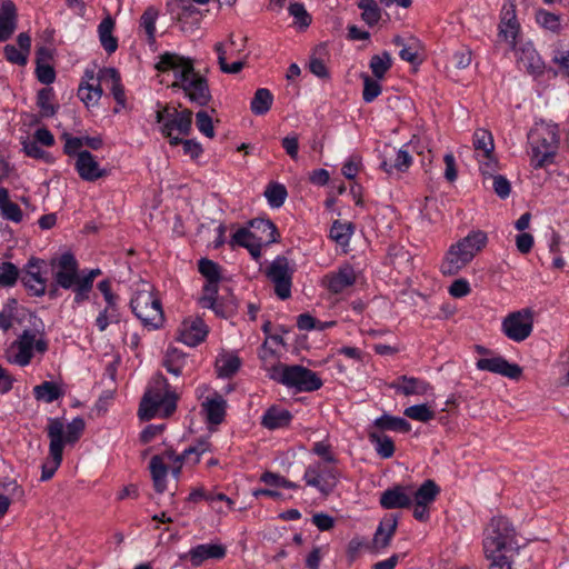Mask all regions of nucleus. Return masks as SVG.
Listing matches in <instances>:
<instances>
[{"instance_id":"f257e3e1","label":"nucleus","mask_w":569,"mask_h":569,"mask_svg":"<svg viewBox=\"0 0 569 569\" xmlns=\"http://www.w3.org/2000/svg\"><path fill=\"white\" fill-rule=\"evenodd\" d=\"M177 399L176 388L162 375H157L140 401L138 417L143 421L167 418L176 411Z\"/></svg>"},{"instance_id":"f03ea898","label":"nucleus","mask_w":569,"mask_h":569,"mask_svg":"<svg viewBox=\"0 0 569 569\" xmlns=\"http://www.w3.org/2000/svg\"><path fill=\"white\" fill-rule=\"evenodd\" d=\"M49 348L48 339L39 327L24 329L4 350L8 362L27 367L37 356H43Z\"/></svg>"},{"instance_id":"7ed1b4c3","label":"nucleus","mask_w":569,"mask_h":569,"mask_svg":"<svg viewBox=\"0 0 569 569\" xmlns=\"http://www.w3.org/2000/svg\"><path fill=\"white\" fill-rule=\"evenodd\" d=\"M528 142L533 168H543L552 163L559 147L558 126L542 120L536 122L528 133Z\"/></svg>"},{"instance_id":"20e7f679","label":"nucleus","mask_w":569,"mask_h":569,"mask_svg":"<svg viewBox=\"0 0 569 569\" xmlns=\"http://www.w3.org/2000/svg\"><path fill=\"white\" fill-rule=\"evenodd\" d=\"M482 548L485 557L501 553L518 555L520 546L512 523L505 517L492 518L485 530Z\"/></svg>"},{"instance_id":"39448f33","label":"nucleus","mask_w":569,"mask_h":569,"mask_svg":"<svg viewBox=\"0 0 569 569\" xmlns=\"http://www.w3.org/2000/svg\"><path fill=\"white\" fill-rule=\"evenodd\" d=\"M180 90L197 107H206L212 100L208 78L194 68L193 59L180 56Z\"/></svg>"},{"instance_id":"423d86ee","label":"nucleus","mask_w":569,"mask_h":569,"mask_svg":"<svg viewBox=\"0 0 569 569\" xmlns=\"http://www.w3.org/2000/svg\"><path fill=\"white\" fill-rule=\"evenodd\" d=\"M131 309L141 323L149 329H158L163 323V312L153 287L147 281L136 284L131 298Z\"/></svg>"},{"instance_id":"0eeeda50","label":"nucleus","mask_w":569,"mask_h":569,"mask_svg":"<svg viewBox=\"0 0 569 569\" xmlns=\"http://www.w3.org/2000/svg\"><path fill=\"white\" fill-rule=\"evenodd\" d=\"M270 378L298 391L310 392L322 386V380L312 370L299 365L279 363L271 368Z\"/></svg>"},{"instance_id":"6e6552de","label":"nucleus","mask_w":569,"mask_h":569,"mask_svg":"<svg viewBox=\"0 0 569 569\" xmlns=\"http://www.w3.org/2000/svg\"><path fill=\"white\" fill-rule=\"evenodd\" d=\"M533 330V312L529 308L508 313L501 322L503 335L515 342L525 341Z\"/></svg>"},{"instance_id":"1a4fd4ad","label":"nucleus","mask_w":569,"mask_h":569,"mask_svg":"<svg viewBox=\"0 0 569 569\" xmlns=\"http://www.w3.org/2000/svg\"><path fill=\"white\" fill-rule=\"evenodd\" d=\"M63 422L59 419H51L48 425V437L50 439L49 455L51 460L42 466L41 480L51 479L62 461L63 452Z\"/></svg>"},{"instance_id":"9d476101","label":"nucleus","mask_w":569,"mask_h":569,"mask_svg":"<svg viewBox=\"0 0 569 569\" xmlns=\"http://www.w3.org/2000/svg\"><path fill=\"white\" fill-rule=\"evenodd\" d=\"M267 278L274 286V293L281 300L291 296L293 269L283 256H278L266 270Z\"/></svg>"},{"instance_id":"9b49d317","label":"nucleus","mask_w":569,"mask_h":569,"mask_svg":"<svg viewBox=\"0 0 569 569\" xmlns=\"http://www.w3.org/2000/svg\"><path fill=\"white\" fill-rule=\"evenodd\" d=\"M178 456L173 449L167 450L161 455L152 457L150 461V472L154 488L158 492L167 489L168 473L178 475Z\"/></svg>"},{"instance_id":"f8f14e48","label":"nucleus","mask_w":569,"mask_h":569,"mask_svg":"<svg viewBox=\"0 0 569 569\" xmlns=\"http://www.w3.org/2000/svg\"><path fill=\"white\" fill-rule=\"evenodd\" d=\"M303 479L307 486L315 487L328 496L337 485V471L318 461L307 467Z\"/></svg>"},{"instance_id":"ddd939ff","label":"nucleus","mask_w":569,"mask_h":569,"mask_svg":"<svg viewBox=\"0 0 569 569\" xmlns=\"http://www.w3.org/2000/svg\"><path fill=\"white\" fill-rule=\"evenodd\" d=\"M46 263L43 260L31 258L26 264L21 280L34 296H43L47 289Z\"/></svg>"},{"instance_id":"4468645a","label":"nucleus","mask_w":569,"mask_h":569,"mask_svg":"<svg viewBox=\"0 0 569 569\" xmlns=\"http://www.w3.org/2000/svg\"><path fill=\"white\" fill-rule=\"evenodd\" d=\"M82 277L78 262L71 253H63L54 263V279L63 289H71Z\"/></svg>"},{"instance_id":"2eb2a0df","label":"nucleus","mask_w":569,"mask_h":569,"mask_svg":"<svg viewBox=\"0 0 569 569\" xmlns=\"http://www.w3.org/2000/svg\"><path fill=\"white\" fill-rule=\"evenodd\" d=\"M279 236L276 226L268 219H253L250 221V229H238V238L251 237L253 240L264 244H271L277 241Z\"/></svg>"},{"instance_id":"dca6fc26","label":"nucleus","mask_w":569,"mask_h":569,"mask_svg":"<svg viewBox=\"0 0 569 569\" xmlns=\"http://www.w3.org/2000/svg\"><path fill=\"white\" fill-rule=\"evenodd\" d=\"M209 333V327L199 316L186 318L180 327V342L189 347H197L203 342Z\"/></svg>"},{"instance_id":"f3484780","label":"nucleus","mask_w":569,"mask_h":569,"mask_svg":"<svg viewBox=\"0 0 569 569\" xmlns=\"http://www.w3.org/2000/svg\"><path fill=\"white\" fill-rule=\"evenodd\" d=\"M479 370L498 373L509 379L518 380L522 375V368L517 363H510L501 356L481 358L477 361Z\"/></svg>"},{"instance_id":"a211bd4d","label":"nucleus","mask_w":569,"mask_h":569,"mask_svg":"<svg viewBox=\"0 0 569 569\" xmlns=\"http://www.w3.org/2000/svg\"><path fill=\"white\" fill-rule=\"evenodd\" d=\"M226 553L227 548L223 545L203 543L180 556V559H187L193 567H199L207 560H221L226 557Z\"/></svg>"},{"instance_id":"6ab92c4d","label":"nucleus","mask_w":569,"mask_h":569,"mask_svg":"<svg viewBox=\"0 0 569 569\" xmlns=\"http://www.w3.org/2000/svg\"><path fill=\"white\" fill-rule=\"evenodd\" d=\"M74 169L84 181H96L108 173L89 151H82L78 154L74 161Z\"/></svg>"},{"instance_id":"aec40b11","label":"nucleus","mask_w":569,"mask_h":569,"mask_svg":"<svg viewBox=\"0 0 569 569\" xmlns=\"http://www.w3.org/2000/svg\"><path fill=\"white\" fill-rule=\"evenodd\" d=\"M398 527V519L397 517L389 515L385 517L371 540V542L367 546L368 549L375 552H379L380 550H383L388 548L391 543V540L396 533Z\"/></svg>"},{"instance_id":"412c9836","label":"nucleus","mask_w":569,"mask_h":569,"mask_svg":"<svg viewBox=\"0 0 569 569\" xmlns=\"http://www.w3.org/2000/svg\"><path fill=\"white\" fill-rule=\"evenodd\" d=\"M470 262L471 254L465 252V250L456 242L448 249L440 270L443 276H456Z\"/></svg>"},{"instance_id":"4be33fe9","label":"nucleus","mask_w":569,"mask_h":569,"mask_svg":"<svg viewBox=\"0 0 569 569\" xmlns=\"http://www.w3.org/2000/svg\"><path fill=\"white\" fill-rule=\"evenodd\" d=\"M157 121L161 133L170 140L171 144L178 143V109L174 106L160 107L157 110Z\"/></svg>"},{"instance_id":"5701e85b","label":"nucleus","mask_w":569,"mask_h":569,"mask_svg":"<svg viewBox=\"0 0 569 569\" xmlns=\"http://www.w3.org/2000/svg\"><path fill=\"white\" fill-rule=\"evenodd\" d=\"M97 83L99 86L109 89L117 101V103L124 108L126 94L121 84V78L119 72L114 68H102L97 74Z\"/></svg>"},{"instance_id":"b1692460","label":"nucleus","mask_w":569,"mask_h":569,"mask_svg":"<svg viewBox=\"0 0 569 569\" xmlns=\"http://www.w3.org/2000/svg\"><path fill=\"white\" fill-rule=\"evenodd\" d=\"M380 505L386 509L409 508L412 505V487L387 489L380 497Z\"/></svg>"},{"instance_id":"393cba45","label":"nucleus","mask_w":569,"mask_h":569,"mask_svg":"<svg viewBox=\"0 0 569 569\" xmlns=\"http://www.w3.org/2000/svg\"><path fill=\"white\" fill-rule=\"evenodd\" d=\"M356 272L349 264L341 267L337 272L329 273L325 277L323 282L328 290L332 293H341L356 282Z\"/></svg>"},{"instance_id":"a878e982","label":"nucleus","mask_w":569,"mask_h":569,"mask_svg":"<svg viewBox=\"0 0 569 569\" xmlns=\"http://www.w3.org/2000/svg\"><path fill=\"white\" fill-rule=\"evenodd\" d=\"M17 9L12 1L3 0L0 8V41L11 37L16 30Z\"/></svg>"},{"instance_id":"bb28decb","label":"nucleus","mask_w":569,"mask_h":569,"mask_svg":"<svg viewBox=\"0 0 569 569\" xmlns=\"http://www.w3.org/2000/svg\"><path fill=\"white\" fill-rule=\"evenodd\" d=\"M227 401L221 395L214 393L211 398H207L202 403V410L206 413L208 422L220 425L226 416Z\"/></svg>"},{"instance_id":"cd10ccee","label":"nucleus","mask_w":569,"mask_h":569,"mask_svg":"<svg viewBox=\"0 0 569 569\" xmlns=\"http://www.w3.org/2000/svg\"><path fill=\"white\" fill-rule=\"evenodd\" d=\"M390 387L405 396L425 395L430 388L428 382L407 376H400Z\"/></svg>"},{"instance_id":"c85d7f7f","label":"nucleus","mask_w":569,"mask_h":569,"mask_svg":"<svg viewBox=\"0 0 569 569\" xmlns=\"http://www.w3.org/2000/svg\"><path fill=\"white\" fill-rule=\"evenodd\" d=\"M518 64L532 76L541 74L545 68L541 58L531 46H526L521 49L518 57Z\"/></svg>"},{"instance_id":"c756f323","label":"nucleus","mask_w":569,"mask_h":569,"mask_svg":"<svg viewBox=\"0 0 569 569\" xmlns=\"http://www.w3.org/2000/svg\"><path fill=\"white\" fill-rule=\"evenodd\" d=\"M291 419L292 415L289 410L272 406L263 415L261 425L269 430H274L289 426Z\"/></svg>"},{"instance_id":"7c9ffc66","label":"nucleus","mask_w":569,"mask_h":569,"mask_svg":"<svg viewBox=\"0 0 569 569\" xmlns=\"http://www.w3.org/2000/svg\"><path fill=\"white\" fill-rule=\"evenodd\" d=\"M114 20L108 14L98 26L100 43L106 52L113 53L118 49V40L113 37Z\"/></svg>"},{"instance_id":"2f4dec72","label":"nucleus","mask_w":569,"mask_h":569,"mask_svg":"<svg viewBox=\"0 0 569 569\" xmlns=\"http://www.w3.org/2000/svg\"><path fill=\"white\" fill-rule=\"evenodd\" d=\"M101 273L100 269L82 270V277L72 289L74 290V302L81 303L88 299L94 279Z\"/></svg>"},{"instance_id":"473e14b6","label":"nucleus","mask_w":569,"mask_h":569,"mask_svg":"<svg viewBox=\"0 0 569 569\" xmlns=\"http://www.w3.org/2000/svg\"><path fill=\"white\" fill-rule=\"evenodd\" d=\"M327 46L325 43H320L313 49L309 61L310 72L321 79H328L330 76L325 63V57H327Z\"/></svg>"},{"instance_id":"72a5a7b5","label":"nucleus","mask_w":569,"mask_h":569,"mask_svg":"<svg viewBox=\"0 0 569 569\" xmlns=\"http://www.w3.org/2000/svg\"><path fill=\"white\" fill-rule=\"evenodd\" d=\"M391 151L396 156V158L392 160L385 157L380 164V168L389 174L392 173L393 169L399 172H405L411 164V156L407 150L403 149H392Z\"/></svg>"},{"instance_id":"f704fd0d","label":"nucleus","mask_w":569,"mask_h":569,"mask_svg":"<svg viewBox=\"0 0 569 569\" xmlns=\"http://www.w3.org/2000/svg\"><path fill=\"white\" fill-rule=\"evenodd\" d=\"M487 240V234L483 231H472L457 243L465 252L471 254L472 260L486 247Z\"/></svg>"},{"instance_id":"c9c22d12","label":"nucleus","mask_w":569,"mask_h":569,"mask_svg":"<svg viewBox=\"0 0 569 569\" xmlns=\"http://www.w3.org/2000/svg\"><path fill=\"white\" fill-rule=\"evenodd\" d=\"M120 321V311L118 302H107L96 318V326L100 332H103L109 325Z\"/></svg>"},{"instance_id":"e433bc0d","label":"nucleus","mask_w":569,"mask_h":569,"mask_svg":"<svg viewBox=\"0 0 569 569\" xmlns=\"http://www.w3.org/2000/svg\"><path fill=\"white\" fill-rule=\"evenodd\" d=\"M373 425L380 430H391L402 433H408L411 430V425L406 419L390 415H382L375 420Z\"/></svg>"},{"instance_id":"4c0bfd02","label":"nucleus","mask_w":569,"mask_h":569,"mask_svg":"<svg viewBox=\"0 0 569 569\" xmlns=\"http://www.w3.org/2000/svg\"><path fill=\"white\" fill-rule=\"evenodd\" d=\"M273 102V96L269 89L260 88L254 92L250 102V110L256 116L266 114Z\"/></svg>"},{"instance_id":"58836bf2","label":"nucleus","mask_w":569,"mask_h":569,"mask_svg":"<svg viewBox=\"0 0 569 569\" xmlns=\"http://www.w3.org/2000/svg\"><path fill=\"white\" fill-rule=\"evenodd\" d=\"M440 489L433 480H426L419 489H412V501L430 506L437 498Z\"/></svg>"},{"instance_id":"ea45409f","label":"nucleus","mask_w":569,"mask_h":569,"mask_svg":"<svg viewBox=\"0 0 569 569\" xmlns=\"http://www.w3.org/2000/svg\"><path fill=\"white\" fill-rule=\"evenodd\" d=\"M0 211L3 218L12 222L22 221L23 213L19 206L9 199L8 191L0 189Z\"/></svg>"},{"instance_id":"a19ab883","label":"nucleus","mask_w":569,"mask_h":569,"mask_svg":"<svg viewBox=\"0 0 569 569\" xmlns=\"http://www.w3.org/2000/svg\"><path fill=\"white\" fill-rule=\"evenodd\" d=\"M240 366L241 360L234 355H222L216 361L218 376L222 378L232 377L239 370Z\"/></svg>"},{"instance_id":"79ce46f5","label":"nucleus","mask_w":569,"mask_h":569,"mask_svg":"<svg viewBox=\"0 0 569 569\" xmlns=\"http://www.w3.org/2000/svg\"><path fill=\"white\" fill-rule=\"evenodd\" d=\"M78 96L87 107H93L102 97V88L99 83L81 82L78 89Z\"/></svg>"},{"instance_id":"37998d69","label":"nucleus","mask_w":569,"mask_h":569,"mask_svg":"<svg viewBox=\"0 0 569 569\" xmlns=\"http://www.w3.org/2000/svg\"><path fill=\"white\" fill-rule=\"evenodd\" d=\"M33 395L37 400L51 403L62 396V391L56 382L44 381L33 388Z\"/></svg>"},{"instance_id":"c03bdc74","label":"nucleus","mask_w":569,"mask_h":569,"mask_svg":"<svg viewBox=\"0 0 569 569\" xmlns=\"http://www.w3.org/2000/svg\"><path fill=\"white\" fill-rule=\"evenodd\" d=\"M368 437L369 440L376 445V451L381 458L388 459L393 456L395 443L389 436L370 431Z\"/></svg>"},{"instance_id":"a18cd8bd","label":"nucleus","mask_w":569,"mask_h":569,"mask_svg":"<svg viewBox=\"0 0 569 569\" xmlns=\"http://www.w3.org/2000/svg\"><path fill=\"white\" fill-rule=\"evenodd\" d=\"M214 50L218 54V63H219L220 70L222 72L236 74V73H239L244 68V66H246L244 60H238L231 64L227 63V51H226V46L223 42H217L214 44Z\"/></svg>"},{"instance_id":"49530a36","label":"nucleus","mask_w":569,"mask_h":569,"mask_svg":"<svg viewBox=\"0 0 569 569\" xmlns=\"http://www.w3.org/2000/svg\"><path fill=\"white\" fill-rule=\"evenodd\" d=\"M54 91L52 88H42L37 96V106L40 109L42 117H52L57 111V106L53 103Z\"/></svg>"},{"instance_id":"de8ad7c7","label":"nucleus","mask_w":569,"mask_h":569,"mask_svg":"<svg viewBox=\"0 0 569 569\" xmlns=\"http://www.w3.org/2000/svg\"><path fill=\"white\" fill-rule=\"evenodd\" d=\"M86 428V422L82 418L76 417L72 419L71 422L68 425L63 423V447L66 445H73L76 443L81 435L83 433Z\"/></svg>"},{"instance_id":"09e8293b","label":"nucleus","mask_w":569,"mask_h":569,"mask_svg":"<svg viewBox=\"0 0 569 569\" xmlns=\"http://www.w3.org/2000/svg\"><path fill=\"white\" fill-rule=\"evenodd\" d=\"M358 7L362 10L361 19L369 27H373L381 19V10L375 0H359Z\"/></svg>"},{"instance_id":"8fccbe9b","label":"nucleus","mask_w":569,"mask_h":569,"mask_svg":"<svg viewBox=\"0 0 569 569\" xmlns=\"http://www.w3.org/2000/svg\"><path fill=\"white\" fill-rule=\"evenodd\" d=\"M392 66V59L388 51L382 54H375L370 59V69L376 79H382Z\"/></svg>"},{"instance_id":"3c124183","label":"nucleus","mask_w":569,"mask_h":569,"mask_svg":"<svg viewBox=\"0 0 569 569\" xmlns=\"http://www.w3.org/2000/svg\"><path fill=\"white\" fill-rule=\"evenodd\" d=\"M210 443L207 440H199L197 445L189 447L180 455V466L196 465L200 460V456L209 450Z\"/></svg>"},{"instance_id":"603ef678","label":"nucleus","mask_w":569,"mask_h":569,"mask_svg":"<svg viewBox=\"0 0 569 569\" xmlns=\"http://www.w3.org/2000/svg\"><path fill=\"white\" fill-rule=\"evenodd\" d=\"M473 146L478 154H489L493 152L495 144L492 134L486 129H477L473 134Z\"/></svg>"},{"instance_id":"864d4df0","label":"nucleus","mask_w":569,"mask_h":569,"mask_svg":"<svg viewBox=\"0 0 569 569\" xmlns=\"http://www.w3.org/2000/svg\"><path fill=\"white\" fill-rule=\"evenodd\" d=\"M158 16V10L154 7H149L140 18V28L146 32L149 41L154 39Z\"/></svg>"},{"instance_id":"5fc2aeb1","label":"nucleus","mask_w":569,"mask_h":569,"mask_svg":"<svg viewBox=\"0 0 569 569\" xmlns=\"http://www.w3.org/2000/svg\"><path fill=\"white\" fill-rule=\"evenodd\" d=\"M198 269L199 272L207 279V282H219L221 280L220 266L210 259H200Z\"/></svg>"},{"instance_id":"6e6d98bb","label":"nucleus","mask_w":569,"mask_h":569,"mask_svg":"<svg viewBox=\"0 0 569 569\" xmlns=\"http://www.w3.org/2000/svg\"><path fill=\"white\" fill-rule=\"evenodd\" d=\"M286 187L280 183H270L264 191V196L269 204L273 208H279L283 204L287 198Z\"/></svg>"},{"instance_id":"4d7b16f0","label":"nucleus","mask_w":569,"mask_h":569,"mask_svg":"<svg viewBox=\"0 0 569 569\" xmlns=\"http://www.w3.org/2000/svg\"><path fill=\"white\" fill-rule=\"evenodd\" d=\"M352 230L353 227L351 223H341L339 221H335L330 229V238L340 246H346L350 240Z\"/></svg>"},{"instance_id":"13d9d810","label":"nucleus","mask_w":569,"mask_h":569,"mask_svg":"<svg viewBox=\"0 0 569 569\" xmlns=\"http://www.w3.org/2000/svg\"><path fill=\"white\" fill-rule=\"evenodd\" d=\"M478 161L480 171L483 176V183H486V180L496 176V172L498 171V161L495 158L493 152L489 154L479 153Z\"/></svg>"},{"instance_id":"bf43d9fd","label":"nucleus","mask_w":569,"mask_h":569,"mask_svg":"<svg viewBox=\"0 0 569 569\" xmlns=\"http://www.w3.org/2000/svg\"><path fill=\"white\" fill-rule=\"evenodd\" d=\"M403 415L412 420L421 422H428L435 418V412L425 403L406 408Z\"/></svg>"},{"instance_id":"052dcab7","label":"nucleus","mask_w":569,"mask_h":569,"mask_svg":"<svg viewBox=\"0 0 569 569\" xmlns=\"http://www.w3.org/2000/svg\"><path fill=\"white\" fill-rule=\"evenodd\" d=\"M512 553L493 555V557H485L489 561L488 569H526L516 565Z\"/></svg>"},{"instance_id":"680f3d73","label":"nucleus","mask_w":569,"mask_h":569,"mask_svg":"<svg viewBox=\"0 0 569 569\" xmlns=\"http://www.w3.org/2000/svg\"><path fill=\"white\" fill-rule=\"evenodd\" d=\"M19 278L18 268L11 262L0 264V287H13Z\"/></svg>"},{"instance_id":"e2e57ef3","label":"nucleus","mask_w":569,"mask_h":569,"mask_svg":"<svg viewBox=\"0 0 569 569\" xmlns=\"http://www.w3.org/2000/svg\"><path fill=\"white\" fill-rule=\"evenodd\" d=\"M361 79L363 80L362 98L366 102H371L381 93L379 79L375 80L366 73L361 74Z\"/></svg>"},{"instance_id":"0e129e2a","label":"nucleus","mask_w":569,"mask_h":569,"mask_svg":"<svg viewBox=\"0 0 569 569\" xmlns=\"http://www.w3.org/2000/svg\"><path fill=\"white\" fill-rule=\"evenodd\" d=\"M288 10L289 13L296 19L295 23L300 28L306 29L310 26L312 21L311 16L307 12L302 3H291Z\"/></svg>"},{"instance_id":"69168bd1","label":"nucleus","mask_w":569,"mask_h":569,"mask_svg":"<svg viewBox=\"0 0 569 569\" xmlns=\"http://www.w3.org/2000/svg\"><path fill=\"white\" fill-rule=\"evenodd\" d=\"M61 139L64 141L63 151L66 154L78 157V154L83 151L81 150L84 146V139L82 137H74L64 132Z\"/></svg>"},{"instance_id":"338daca9","label":"nucleus","mask_w":569,"mask_h":569,"mask_svg":"<svg viewBox=\"0 0 569 569\" xmlns=\"http://www.w3.org/2000/svg\"><path fill=\"white\" fill-rule=\"evenodd\" d=\"M388 256L391 263L396 267L405 268L410 266L411 256L409 251L405 250L402 247L391 246Z\"/></svg>"},{"instance_id":"774afa93","label":"nucleus","mask_w":569,"mask_h":569,"mask_svg":"<svg viewBox=\"0 0 569 569\" xmlns=\"http://www.w3.org/2000/svg\"><path fill=\"white\" fill-rule=\"evenodd\" d=\"M196 126L198 130L206 137L212 139L214 137V128L211 117L206 111H199L196 114Z\"/></svg>"}]
</instances>
